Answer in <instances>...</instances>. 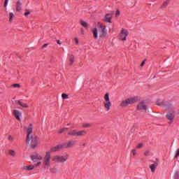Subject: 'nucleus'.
I'll list each match as a JSON object with an SVG mask.
<instances>
[{
	"label": "nucleus",
	"mask_w": 179,
	"mask_h": 179,
	"mask_svg": "<svg viewBox=\"0 0 179 179\" xmlns=\"http://www.w3.org/2000/svg\"><path fill=\"white\" fill-rule=\"evenodd\" d=\"M87 144L86 143H83V146L86 147Z\"/></svg>",
	"instance_id": "obj_46"
},
{
	"label": "nucleus",
	"mask_w": 179,
	"mask_h": 179,
	"mask_svg": "<svg viewBox=\"0 0 179 179\" xmlns=\"http://www.w3.org/2000/svg\"><path fill=\"white\" fill-rule=\"evenodd\" d=\"M31 133H33V124H30L27 129V136L26 143L28 145L34 149L38 144V138L36 136H33Z\"/></svg>",
	"instance_id": "obj_1"
},
{
	"label": "nucleus",
	"mask_w": 179,
	"mask_h": 179,
	"mask_svg": "<svg viewBox=\"0 0 179 179\" xmlns=\"http://www.w3.org/2000/svg\"><path fill=\"white\" fill-rule=\"evenodd\" d=\"M13 115H14L15 118L19 122H21L20 117L22 115V113L20 110H13Z\"/></svg>",
	"instance_id": "obj_11"
},
{
	"label": "nucleus",
	"mask_w": 179,
	"mask_h": 179,
	"mask_svg": "<svg viewBox=\"0 0 179 179\" xmlns=\"http://www.w3.org/2000/svg\"><path fill=\"white\" fill-rule=\"evenodd\" d=\"M62 149H64L63 143L52 147L50 152H58Z\"/></svg>",
	"instance_id": "obj_9"
},
{
	"label": "nucleus",
	"mask_w": 179,
	"mask_h": 179,
	"mask_svg": "<svg viewBox=\"0 0 179 179\" xmlns=\"http://www.w3.org/2000/svg\"><path fill=\"white\" fill-rule=\"evenodd\" d=\"M68 136H72V137H78V131L76 129L70 130L68 134Z\"/></svg>",
	"instance_id": "obj_14"
},
{
	"label": "nucleus",
	"mask_w": 179,
	"mask_h": 179,
	"mask_svg": "<svg viewBox=\"0 0 179 179\" xmlns=\"http://www.w3.org/2000/svg\"><path fill=\"white\" fill-rule=\"evenodd\" d=\"M14 14L13 13H9V22H12L13 21Z\"/></svg>",
	"instance_id": "obj_26"
},
{
	"label": "nucleus",
	"mask_w": 179,
	"mask_h": 179,
	"mask_svg": "<svg viewBox=\"0 0 179 179\" xmlns=\"http://www.w3.org/2000/svg\"><path fill=\"white\" fill-rule=\"evenodd\" d=\"M145 64V60H143L141 64V66L143 67L144 66V65Z\"/></svg>",
	"instance_id": "obj_39"
},
{
	"label": "nucleus",
	"mask_w": 179,
	"mask_h": 179,
	"mask_svg": "<svg viewBox=\"0 0 179 179\" xmlns=\"http://www.w3.org/2000/svg\"><path fill=\"white\" fill-rule=\"evenodd\" d=\"M8 1H9V0H5L4 1V7L5 8H7Z\"/></svg>",
	"instance_id": "obj_36"
},
{
	"label": "nucleus",
	"mask_w": 179,
	"mask_h": 179,
	"mask_svg": "<svg viewBox=\"0 0 179 179\" xmlns=\"http://www.w3.org/2000/svg\"><path fill=\"white\" fill-rule=\"evenodd\" d=\"M30 10H25V13H24V16H28L29 15H30Z\"/></svg>",
	"instance_id": "obj_30"
},
{
	"label": "nucleus",
	"mask_w": 179,
	"mask_h": 179,
	"mask_svg": "<svg viewBox=\"0 0 179 179\" xmlns=\"http://www.w3.org/2000/svg\"><path fill=\"white\" fill-rule=\"evenodd\" d=\"M80 24L83 27H84L85 29H88V27H89V26H90L86 22H85V21H83V20H80Z\"/></svg>",
	"instance_id": "obj_21"
},
{
	"label": "nucleus",
	"mask_w": 179,
	"mask_h": 179,
	"mask_svg": "<svg viewBox=\"0 0 179 179\" xmlns=\"http://www.w3.org/2000/svg\"><path fill=\"white\" fill-rule=\"evenodd\" d=\"M82 127L84 129H87V128H90L92 125L90 124H83Z\"/></svg>",
	"instance_id": "obj_28"
},
{
	"label": "nucleus",
	"mask_w": 179,
	"mask_h": 179,
	"mask_svg": "<svg viewBox=\"0 0 179 179\" xmlns=\"http://www.w3.org/2000/svg\"><path fill=\"white\" fill-rule=\"evenodd\" d=\"M41 162H38V163L36 164V166H38L39 165H41Z\"/></svg>",
	"instance_id": "obj_47"
},
{
	"label": "nucleus",
	"mask_w": 179,
	"mask_h": 179,
	"mask_svg": "<svg viewBox=\"0 0 179 179\" xmlns=\"http://www.w3.org/2000/svg\"><path fill=\"white\" fill-rule=\"evenodd\" d=\"M50 159H51V155L50 152H46L45 156L43 158V166L44 169H45L47 167H49L50 165Z\"/></svg>",
	"instance_id": "obj_5"
},
{
	"label": "nucleus",
	"mask_w": 179,
	"mask_h": 179,
	"mask_svg": "<svg viewBox=\"0 0 179 179\" xmlns=\"http://www.w3.org/2000/svg\"><path fill=\"white\" fill-rule=\"evenodd\" d=\"M68 129H69V128H67V127L61 129L60 131H59V134H62V133H64V131H67Z\"/></svg>",
	"instance_id": "obj_29"
},
{
	"label": "nucleus",
	"mask_w": 179,
	"mask_h": 179,
	"mask_svg": "<svg viewBox=\"0 0 179 179\" xmlns=\"http://www.w3.org/2000/svg\"><path fill=\"white\" fill-rule=\"evenodd\" d=\"M158 166V163L157 162H155V164H151L150 166V169L151 170V172L154 173L156 170V169L157 168Z\"/></svg>",
	"instance_id": "obj_18"
},
{
	"label": "nucleus",
	"mask_w": 179,
	"mask_h": 179,
	"mask_svg": "<svg viewBox=\"0 0 179 179\" xmlns=\"http://www.w3.org/2000/svg\"><path fill=\"white\" fill-rule=\"evenodd\" d=\"M92 32L95 39H97L99 37L100 38H104L107 36L106 27L99 22L97 24V28L92 29Z\"/></svg>",
	"instance_id": "obj_2"
},
{
	"label": "nucleus",
	"mask_w": 179,
	"mask_h": 179,
	"mask_svg": "<svg viewBox=\"0 0 179 179\" xmlns=\"http://www.w3.org/2000/svg\"><path fill=\"white\" fill-rule=\"evenodd\" d=\"M34 169V166H33V165L23 166V169L26 170V171H31Z\"/></svg>",
	"instance_id": "obj_20"
},
{
	"label": "nucleus",
	"mask_w": 179,
	"mask_h": 179,
	"mask_svg": "<svg viewBox=\"0 0 179 179\" xmlns=\"http://www.w3.org/2000/svg\"><path fill=\"white\" fill-rule=\"evenodd\" d=\"M15 103H17V104H19L20 106H21L23 107V108H27V107H29V106H27V103H22V102H21V101H16Z\"/></svg>",
	"instance_id": "obj_23"
},
{
	"label": "nucleus",
	"mask_w": 179,
	"mask_h": 179,
	"mask_svg": "<svg viewBox=\"0 0 179 179\" xmlns=\"http://www.w3.org/2000/svg\"><path fill=\"white\" fill-rule=\"evenodd\" d=\"M12 87H13L14 88H20V85L19 84H14L12 85Z\"/></svg>",
	"instance_id": "obj_34"
},
{
	"label": "nucleus",
	"mask_w": 179,
	"mask_h": 179,
	"mask_svg": "<svg viewBox=\"0 0 179 179\" xmlns=\"http://www.w3.org/2000/svg\"><path fill=\"white\" fill-rule=\"evenodd\" d=\"M74 62V57L73 55H71L69 57V65L71 66Z\"/></svg>",
	"instance_id": "obj_24"
},
{
	"label": "nucleus",
	"mask_w": 179,
	"mask_h": 179,
	"mask_svg": "<svg viewBox=\"0 0 179 179\" xmlns=\"http://www.w3.org/2000/svg\"><path fill=\"white\" fill-rule=\"evenodd\" d=\"M179 157V148L177 150V151H176V156H175V158H177V157Z\"/></svg>",
	"instance_id": "obj_38"
},
{
	"label": "nucleus",
	"mask_w": 179,
	"mask_h": 179,
	"mask_svg": "<svg viewBox=\"0 0 179 179\" xmlns=\"http://www.w3.org/2000/svg\"><path fill=\"white\" fill-rule=\"evenodd\" d=\"M112 19V15L111 14H107L105 17L103 19V20L105 22H110V20Z\"/></svg>",
	"instance_id": "obj_17"
},
{
	"label": "nucleus",
	"mask_w": 179,
	"mask_h": 179,
	"mask_svg": "<svg viewBox=\"0 0 179 179\" xmlns=\"http://www.w3.org/2000/svg\"><path fill=\"white\" fill-rule=\"evenodd\" d=\"M74 40H75L76 44H78V43H79L78 39L77 38H75Z\"/></svg>",
	"instance_id": "obj_41"
},
{
	"label": "nucleus",
	"mask_w": 179,
	"mask_h": 179,
	"mask_svg": "<svg viewBox=\"0 0 179 179\" xmlns=\"http://www.w3.org/2000/svg\"><path fill=\"white\" fill-rule=\"evenodd\" d=\"M8 155L12 157L13 158L16 157V152L14 151V150H8Z\"/></svg>",
	"instance_id": "obj_19"
},
{
	"label": "nucleus",
	"mask_w": 179,
	"mask_h": 179,
	"mask_svg": "<svg viewBox=\"0 0 179 179\" xmlns=\"http://www.w3.org/2000/svg\"><path fill=\"white\" fill-rule=\"evenodd\" d=\"M80 34H81L82 35H84V34H85V31H84L83 28L80 29Z\"/></svg>",
	"instance_id": "obj_40"
},
{
	"label": "nucleus",
	"mask_w": 179,
	"mask_h": 179,
	"mask_svg": "<svg viewBox=\"0 0 179 179\" xmlns=\"http://www.w3.org/2000/svg\"><path fill=\"white\" fill-rule=\"evenodd\" d=\"M178 25H179V24H178Z\"/></svg>",
	"instance_id": "obj_48"
},
{
	"label": "nucleus",
	"mask_w": 179,
	"mask_h": 179,
	"mask_svg": "<svg viewBox=\"0 0 179 179\" xmlns=\"http://www.w3.org/2000/svg\"><path fill=\"white\" fill-rule=\"evenodd\" d=\"M128 35H129V31L125 29H122L120 34V38L122 41H125Z\"/></svg>",
	"instance_id": "obj_7"
},
{
	"label": "nucleus",
	"mask_w": 179,
	"mask_h": 179,
	"mask_svg": "<svg viewBox=\"0 0 179 179\" xmlns=\"http://www.w3.org/2000/svg\"><path fill=\"white\" fill-rule=\"evenodd\" d=\"M175 114L173 111H169L166 114V118L171 121L173 122V120L174 118Z\"/></svg>",
	"instance_id": "obj_13"
},
{
	"label": "nucleus",
	"mask_w": 179,
	"mask_h": 179,
	"mask_svg": "<svg viewBox=\"0 0 179 179\" xmlns=\"http://www.w3.org/2000/svg\"><path fill=\"white\" fill-rule=\"evenodd\" d=\"M22 3L21 1H17L16 3V11L20 13L22 10Z\"/></svg>",
	"instance_id": "obj_15"
},
{
	"label": "nucleus",
	"mask_w": 179,
	"mask_h": 179,
	"mask_svg": "<svg viewBox=\"0 0 179 179\" xmlns=\"http://www.w3.org/2000/svg\"><path fill=\"white\" fill-rule=\"evenodd\" d=\"M43 157L37 154V152H34L33 155H31V159L34 162H36L37 160H41Z\"/></svg>",
	"instance_id": "obj_12"
},
{
	"label": "nucleus",
	"mask_w": 179,
	"mask_h": 179,
	"mask_svg": "<svg viewBox=\"0 0 179 179\" xmlns=\"http://www.w3.org/2000/svg\"><path fill=\"white\" fill-rule=\"evenodd\" d=\"M45 47H48V44H44V45L42 46V48H45Z\"/></svg>",
	"instance_id": "obj_44"
},
{
	"label": "nucleus",
	"mask_w": 179,
	"mask_h": 179,
	"mask_svg": "<svg viewBox=\"0 0 179 179\" xmlns=\"http://www.w3.org/2000/svg\"><path fill=\"white\" fill-rule=\"evenodd\" d=\"M137 110L141 111L147 110V105L144 102H141L137 105Z\"/></svg>",
	"instance_id": "obj_10"
},
{
	"label": "nucleus",
	"mask_w": 179,
	"mask_h": 179,
	"mask_svg": "<svg viewBox=\"0 0 179 179\" xmlns=\"http://www.w3.org/2000/svg\"><path fill=\"white\" fill-rule=\"evenodd\" d=\"M136 101L135 98H129L122 101L121 103L122 107H127L129 104H133Z\"/></svg>",
	"instance_id": "obj_6"
},
{
	"label": "nucleus",
	"mask_w": 179,
	"mask_h": 179,
	"mask_svg": "<svg viewBox=\"0 0 179 179\" xmlns=\"http://www.w3.org/2000/svg\"><path fill=\"white\" fill-rule=\"evenodd\" d=\"M143 143H138V144L137 145V148H138V149H141V148H143Z\"/></svg>",
	"instance_id": "obj_35"
},
{
	"label": "nucleus",
	"mask_w": 179,
	"mask_h": 179,
	"mask_svg": "<svg viewBox=\"0 0 179 179\" xmlns=\"http://www.w3.org/2000/svg\"><path fill=\"white\" fill-rule=\"evenodd\" d=\"M164 106H165V108H167V109H170V108H173V105H172V104H171V103H166L164 104Z\"/></svg>",
	"instance_id": "obj_27"
},
{
	"label": "nucleus",
	"mask_w": 179,
	"mask_h": 179,
	"mask_svg": "<svg viewBox=\"0 0 179 179\" xmlns=\"http://www.w3.org/2000/svg\"><path fill=\"white\" fill-rule=\"evenodd\" d=\"M87 135V131L80 130L78 131V137H84Z\"/></svg>",
	"instance_id": "obj_16"
},
{
	"label": "nucleus",
	"mask_w": 179,
	"mask_h": 179,
	"mask_svg": "<svg viewBox=\"0 0 179 179\" xmlns=\"http://www.w3.org/2000/svg\"><path fill=\"white\" fill-rule=\"evenodd\" d=\"M131 153L133 154V156H135L136 155V150H131Z\"/></svg>",
	"instance_id": "obj_37"
},
{
	"label": "nucleus",
	"mask_w": 179,
	"mask_h": 179,
	"mask_svg": "<svg viewBox=\"0 0 179 179\" xmlns=\"http://www.w3.org/2000/svg\"><path fill=\"white\" fill-rule=\"evenodd\" d=\"M57 44H59V45H61L62 43L60 42L59 40H57Z\"/></svg>",
	"instance_id": "obj_45"
},
{
	"label": "nucleus",
	"mask_w": 179,
	"mask_h": 179,
	"mask_svg": "<svg viewBox=\"0 0 179 179\" xmlns=\"http://www.w3.org/2000/svg\"><path fill=\"white\" fill-rule=\"evenodd\" d=\"M50 171L52 173H58L59 172V170L56 167H53V168L50 169Z\"/></svg>",
	"instance_id": "obj_22"
},
{
	"label": "nucleus",
	"mask_w": 179,
	"mask_h": 179,
	"mask_svg": "<svg viewBox=\"0 0 179 179\" xmlns=\"http://www.w3.org/2000/svg\"><path fill=\"white\" fill-rule=\"evenodd\" d=\"M76 145V141L73 140L69 141L68 142L63 143L64 148H70Z\"/></svg>",
	"instance_id": "obj_8"
},
{
	"label": "nucleus",
	"mask_w": 179,
	"mask_h": 179,
	"mask_svg": "<svg viewBox=\"0 0 179 179\" xmlns=\"http://www.w3.org/2000/svg\"><path fill=\"white\" fill-rule=\"evenodd\" d=\"M104 101L103 102L104 108L106 111H108L110 109V107L112 106L111 102L110 101L109 94L108 93H106L103 97Z\"/></svg>",
	"instance_id": "obj_4"
},
{
	"label": "nucleus",
	"mask_w": 179,
	"mask_h": 179,
	"mask_svg": "<svg viewBox=\"0 0 179 179\" xmlns=\"http://www.w3.org/2000/svg\"><path fill=\"white\" fill-rule=\"evenodd\" d=\"M120 15V13L119 11V10H117L116 12V16H119Z\"/></svg>",
	"instance_id": "obj_42"
},
{
	"label": "nucleus",
	"mask_w": 179,
	"mask_h": 179,
	"mask_svg": "<svg viewBox=\"0 0 179 179\" xmlns=\"http://www.w3.org/2000/svg\"><path fill=\"white\" fill-rule=\"evenodd\" d=\"M170 3V1L166 0L164 2V3L162 6V8H166L169 6V3Z\"/></svg>",
	"instance_id": "obj_25"
},
{
	"label": "nucleus",
	"mask_w": 179,
	"mask_h": 179,
	"mask_svg": "<svg viewBox=\"0 0 179 179\" xmlns=\"http://www.w3.org/2000/svg\"><path fill=\"white\" fill-rule=\"evenodd\" d=\"M174 178L175 179H179V172H176Z\"/></svg>",
	"instance_id": "obj_33"
},
{
	"label": "nucleus",
	"mask_w": 179,
	"mask_h": 179,
	"mask_svg": "<svg viewBox=\"0 0 179 179\" xmlns=\"http://www.w3.org/2000/svg\"><path fill=\"white\" fill-rule=\"evenodd\" d=\"M148 154H149V151H145V152H144V155H145V156H148Z\"/></svg>",
	"instance_id": "obj_43"
},
{
	"label": "nucleus",
	"mask_w": 179,
	"mask_h": 179,
	"mask_svg": "<svg viewBox=\"0 0 179 179\" xmlns=\"http://www.w3.org/2000/svg\"><path fill=\"white\" fill-rule=\"evenodd\" d=\"M69 156L68 155L64 156L55 155L52 157V161L56 163H64L69 159Z\"/></svg>",
	"instance_id": "obj_3"
},
{
	"label": "nucleus",
	"mask_w": 179,
	"mask_h": 179,
	"mask_svg": "<svg viewBox=\"0 0 179 179\" xmlns=\"http://www.w3.org/2000/svg\"><path fill=\"white\" fill-rule=\"evenodd\" d=\"M8 140L9 141L12 142V141H13L14 138H13L11 135H9V136H8Z\"/></svg>",
	"instance_id": "obj_32"
},
{
	"label": "nucleus",
	"mask_w": 179,
	"mask_h": 179,
	"mask_svg": "<svg viewBox=\"0 0 179 179\" xmlns=\"http://www.w3.org/2000/svg\"><path fill=\"white\" fill-rule=\"evenodd\" d=\"M62 98H63V99H69V95H67L66 94H62Z\"/></svg>",
	"instance_id": "obj_31"
}]
</instances>
